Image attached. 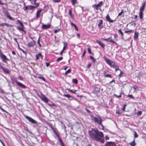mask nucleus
I'll return each instance as SVG.
<instances>
[{
    "label": "nucleus",
    "instance_id": "f257e3e1",
    "mask_svg": "<svg viewBox=\"0 0 146 146\" xmlns=\"http://www.w3.org/2000/svg\"><path fill=\"white\" fill-rule=\"evenodd\" d=\"M89 133L93 139L103 143L104 142V135L103 132L99 131L97 129L92 128L89 131Z\"/></svg>",
    "mask_w": 146,
    "mask_h": 146
},
{
    "label": "nucleus",
    "instance_id": "f03ea898",
    "mask_svg": "<svg viewBox=\"0 0 146 146\" xmlns=\"http://www.w3.org/2000/svg\"><path fill=\"white\" fill-rule=\"evenodd\" d=\"M91 117L92 120H94L95 122L97 123L99 125H101L102 127L101 129H103L104 126L102 124V120L100 116L96 117L92 115Z\"/></svg>",
    "mask_w": 146,
    "mask_h": 146
},
{
    "label": "nucleus",
    "instance_id": "7ed1b4c3",
    "mask_svg": "<svg viewBox=\"0 0 146 146\" xmlns=\"http://www.w3.org/2000/svg\"><path fill=\"white\" fill-rule=\"evenodd\" d=\"M0 57L2 60V61L5 63H7L6 61L9 60V59L7 58L6 56L2 52L0 49Z\"/></svg>",
    "mask_w": 146,
    "mask_h": 146
},
{
    "label": "nucleus",
    "instance_id": "20e7f679",
    "mask_svg": "<svg viewBox=\"0 0 146 146\" xmlns=\"http://www.w3.org/2000/svg\"><path fill=\"white\" fill-rule=\"evenodd\" d=\"M105 59L107 63L111 66L113 67H115V65L114 62L112 61L110 59H107L106 58H105Z\"/></svg>",
    "mask_w": 146,
    "mask_h": 146
},
{
    "label": "nucleus",
    "instance_id": "39448f33",
    "mask_svg": "<svg viewBox=\"0 0 146 146\" xmlns=\"http://www.w3.org/2000/svg\"><path fill=\"white\" fill-rule=\"evenodd\" d=\"M24 116L26 119H27L30 122H31L32 123L35 124L37 123V122L31 117L28 116L26 115H25Z\"/></svg>",
    "mask_w": 146,
    "mask_h": 146
},
{
    "label": "nucleus",
    "instance_id": "423d86ee",
    "mask_svg": "<svg viewBox=\"0 0 146 146\" xmlns=\"http://www.w3.org/2000/svg\"><path fill=\"white\" fill-rule=\"evenodd\" d=\"M4 13L5 14L6 16V17L9 18L10 20L12 21H14V18L11 17L9 13L6 10L5 11H4Z\"/></svg>",
    "mask_w": 146,
    "mask_h": 146
},
{
    "label": "nucleus",
    "instance_id": "0eeeda50",
    "mask_svg": "<svg viewBox=\"0 0 146 146\" xmlns=\"http://www.w3.org/2000/svg\"><path fill=\"white\" fill-rule=\"evenodd\" d=\"M15 82L16 83V84L19 86L24 89H25L26 88V86H25L23 84L21 83L18 82V81H17V80H15Z\"/></svg>",
    "mask_w": 146,
    "mask_h": 146
},
{
    "label": "nucleus",
    "instance_id": "6e6552de",
    "mask_svg": "<svg viewBox=\"0 0 146 146\" xmlns=\"http://www.w3.org/2000/svg\"><path fill=\"white\" fill-rule=\"evenodd\" d=\"M1 68L3 70V72L6 74H10V71L8 69L3 66L1 67Z\"/></svg>",
    "mask_w": 146,
    "mask_h": 146
},
{
    "label": "nucleus",
    "instance_id": "1a4fd4ad",
    "mask_svg": "<svg viewBox=\"0 0 146 146\" xmlns=\"http://www.w3.org/2000/svg\"><path fill=\"white\" fill-rule=\"evenodd\" d=\"M39 5V4L38 3H36L35 6L28 5L29 9L32 10L35 9L38 7Z\"/></svg>",
    "mask_w": 146,
    "mask_h": 146
},
{
    "label": "nucleus",
    "instance_id": "9d476101",
    "mask_svg": "<svg viewBox=\"0 0 146 146\" xmlns=\"http://www.w3.org/2000/svg\"><path fill=\"white\" fill-rule=\"evenodd\" d=\"M51 26V25L49 23L47 24V25L42 24V29H48Z\"/></svg>",
    "mask_w": 146,
    "mask_h": 146
},
{
    "label": "nucleus",
    "instance_id": "9b49d317",
    "mask_svg": "<svg viewBox=\"0 0 146 146\" xmlns=\"http://www.w3.org/2000/svg\"><path fill=\"white\" fill-rule=\"evenodd\" d=\"M35 43V42L34 40H33V42H29L27 44V46L29 47H33Z\"/></svg>",
    "mask_w": 146,
    "mask_h": 146
},
{
    "label": "nucleus",
    "instance_id": "f8f14e48",
    "mask_svg": "<svg viewBox=\"0 0 146 146\" xmlns=\"http://www.w3.org/2000/svg\"><path fill=\"white\" fill-rule=\"evenodd\" d=\"M102 39L106 41H108L110 42H111L113 43H116V42L112 40L110 37H109L108 38H102Z\"/></svg>",
    "mask_w": 146,
    "mask_h": 146
},
{
    "label": "nucleus",
    "instance_id": "ddd939ff",
    "mask_svg": "<svg viewBox=\"0 0 146 146\" xmlns=\"http://www.w3.org/2000/svg\"><path fill=\"white\" fill-rule=\"evenodd\" d=\"M42 9H40L38 10L36 12V19H38L40 17V13L42 11Z\"/></svg>",
    "mask_w": 146,
    "mask_h": 146
},
{
    "label": "nucleus",
    "instance_id": "4468645a",
    "mask_svg": "<svg viewBox=\"0 0 146 146\" xmlns=\"http://www.w3.org/2000/svg\"><path fill=\"white\" fill-rule=\"evenodd\" d=\"M42 97L41 98L42 100L46 103H47L48 102V100L47 97L44 95L42 94Z\"/></svg>",
    "mask_w": 146,
    "mask_h": 146
},
{
    "label": "nucleus",
    "instance_id": "2eb2a0df",
    "mask_svg": "<svg viewBox=\"0 0 146 146\" xmlns=\"http://www.w3.org/2000/svg\"><path fill=\"white\" fill-rule=\"evenodd\" d=\"M106 18L107 20L110 23H113L114 21V20L111 19L108 14L107 15Z\"/></svg>",
    "mask_w": 146,
    "mask_h": 146
},
{
    "label": "nucleus",
    "instance_id": "dca6fc26",
    "mask_svg": "<svg viewBox=\"0 0 146 146\" xmlns=\"http://www.w3.org/2000/svg\"><path fill=\"white\" fill-rule=\"evenodd\" d=\"M63 96L65 97H66L68 99L70 100H73V98L72 96H70V95L68 94H64L63 95Z\"/></svg>",
    "mask_w": 146,
    "mask_h": 146
},
{
    "label": "nucleus",
    "instance_id": "f3484780",
    "mask_svg": "<svg viewBox=\"0 0 146 146\" xmlns=\"http://www.w3.org/2000/svg\"><path fill=\"white\" fill-rule=\"evenodd\" d=\"M146 4V3L145 1L143 3L142 5L141 6L140 8V11H143L144 10L145 8V7Z\"/></svg>",
    "mask_w": 146,
    "mask_h": 146
},
{
    "label": "nucleus",
    "instance_id": "a211bd4d",
    "mask_svg": "<svg viewBox=\"0 0 146 146\" xmlns=\"http://www.w3.org/2000/svg\"><path fill=\"white\" fill-rule=\"evenodd\" d=\"M139 36V33L138 32H136L135 33L134 35V38L135 40H137Z\"/></svg>",
    "mask_w": 146,
    "mask_h": 146
},
{
    "label": "nucleus",
    "instance_id": "6ab92c4d",
    "mask_svg": "<svg viewBox=\"0 0 146 146\" xmlns=\"http://www.w3.org/2000/svg\"><path fill=\"white\" fill-rule=\"evenodd\" d=\"M97 41L98 42V43L101 46L102 48H104L105 47V45L101 41L97 40Z\"/></svg>",
    "mask_w": 146,
    "mask_h": 146
},
{
    "label": "nucleus",
    "instance_id": "aec40b11",
    "mask_svg": "<svg viewBox=\"0 0 146 146\" xmlns=\"http://www.w3.org/2000/svg\"><path fill=\"white\" fill-rule=\"evenodd\" d=\"M24 27H17V29L19 30V31H23L25 33H26V32L23 29V28Z\"/></svg>",
    "mask_w": 146,
    "mask_h": 146
},
{
    "label": "nucleus",
    "instance_id": "412c9836",
    "mask_svg": "<svg viewBox=\"0 0 146 146\" xmlns=\"http://www.w3.org/2000/svg\"><path fill=\"white\" fill-rule=\"evenodd\" d=\"M42 55L40 53H39L38 54H36V60H37L39 59V57L42 56Z\"/></svg>",
    "mask_w": 146,
    "mask_h": 146
},
{
    "label": "nucleus",
    "instance_id": "4be33fe9",
    "mask_svg": "<svg viewBox=\"0 0 146 146\" xmlns=\"http://www.w3.org/2000/svg\"><path fill=\"white\" fill-rule=\"evenodd\" d=\"M102 24H103V20L102 19H100V22L98 25V27L100 28H102V27H101V26Z\"/></svg>",
    "mask_w": 146,
    "mask_h": 146
},
{
    "label": "nucleus",
    "instance_id": "5701e85b",
    "mask_svg": "<svg viewBox=\"0 0 146 146\" xmlns=\"http://www.w3.org/2000/svg\"><path fill=\"white\" fill-rule=\"evenodd\" d=\"M64 46L63 48V51H64L67 47V44L66 43L64 42L63 43Z\"/></svg>",
    "mask_w": 146,
    "mask_h": 146
},
{
    "label": "nucleus",
    "instance_id": "b1692460",
    "mask_svg": "<svg viewBox=\"0 0 146 146\" xmlns=\"http://www.w3.org/2000/svg\"><path fill=\"white\" fill-rule=\"evenodd\" d=\"M129 144L131 146H135L136 145V143L135 142V139L131 142Z\"/></svg>",
    "mask_w": 146,
    "mask_h": 146
},
{
    "label": "nucleus",
    "instance_id": "393cba45",
    "mask_svg": "<svg viewBox=\"0 0 146 146\" xmlns=\"http://www.w3.org/2000/svg\"><path fill=\"white\" fill-rule=\"evenodd\" d=\"M71 1L72 4L74 6H75L76 4L78 3L77 0H72Z\"/></svg>",
    "mask_w": 146,
    "mask_h": 146
},
{
    "label": "nucleus",
    "instance_id": "a878e982",
    "mask_svg": "<svg viewBox=\"0 0 146 146\" xmlns=\"http://www.w3.org/2000/svg\"><path fill=\"white\" fill-rule=\"evenodd\" d=\"M92 7L93 8H94L96 10H98L99 8V7L97 5L94 4L92 5Z\"/></svg>",
    "mask_w": 146,
    "mask_h": 146
},
{
    "label": "nucleus",
    "instance_id": "bb28decb",
    "mask_svg": "<svg viewBox=\"0 0 146 146\" xmlns=\"http://www.w3.org/2000/svg\"><path fill=\"white\" fill-rule=\"evenodd\" d=\"M90 58L93 62H96V60L94 57L90 56Z\"/></svg>",
    "mask_w": 146,
    "mask_h": 146
},
{
    "label": "nucleus",
    "instance_id": "cd10ccee",
    "mask_svg": "<svg viewBox=\"0 0 146 146\" xmlns=\"http://www.w3.org/2000/svg\"><path fill=\"white\" fill-rule=\"evenodd\" d=\"M143 12L142 11H140L139 12V17L141 19H143Z\"/></svg>",
    "mask_w": 146,
    "mask_h": 146
},
{
    "label": "nucleus",
    "instance_id": "c85d7f7f",
    "mask_svg": "<svg viewBox=\"0 0 146 146\" xmlns=\"http://www.w3.org/2000/svg\"><path fill=\"white\" fill-rule=\"evenodd\" d=\"M17 23H19L21 27H24L23 23L19 20H17Z\"/></svg>",
    "mask_w": 146,
    "mask_h": 146
},
{
    "label": "nucleus",
    "instance_id": "c756f323",
    "mask_svg": "<svg viewBox=\"0 0 146 146\" xmlns=\"http://www.w3.org/2000/svg\"><path fill=\"white\" fill-rule=\"evenodd\" d=\"M72 82L73 83L76 84H77L78 83V81L76 79H73L72 80Z\"/></svg>",
    "mask_w": 146,
    "mask_h": 146
},
{
    "label": "nucleus",
    "instance_id": "7c9ffc66",
    "mask_svg": "<svg viewBox=\"0 0 146 146\" xmlns=\"http://www.w3.org/2000/svg\"><path fill=\"white\" fill-rule=\"evenodd\" d=\"M68 13H69V14L70 15V17L71 18H73L74 17V16L73 15H72V11L71 9L69 10V12H68Z\"/></svg>",
    "mask_w": 146,
    "mask_h": 146
},
{
    "label": "nucleus",
    "instance_id": "2f4dec72",
    "mask_svg": "<svg viewBox=\"0 0 146 146\" xmlns=\"http://www.w3.org/2000/svg\"><path fill=\"white\" fill-rule=\"evenodd\" d=\"M68 90L70 92L74 94H76V92L77 91V90H70V89H68Z\"/></svg>",
    "mask_w": 146,
    "mask_h": 146
},
{
    "label": "nucleus",
    "instance_id": "473e14b6",
    "mask_svg": "<svg viewBox=\"0 0 146 146\" xmlns=\"http://www.w3.org/2000/svg\"><path fill=\"white\" fill-rule=\"evenodd\" d=\"M118 31L119 33L121 34L122 36V37L124 35L121 29L119 30Z\"/></svg>",
    "mask_w": 146,
    "mask_h": 146
},
{
    "label": "nucleus",
    "instance_id": "72a5a7b5",
    "mask_svg": "<svg viewBox=\"0 0 146 146\" xmlns=\"http://www.w3.org/2000/svg\"><path fill=\"white\" fill-rule=\"evenodd\" d=\"M105 77L107 78V77H110V78H112V76L110 74H105V76H104Z\"/></svg>",
    "mask_w": 146,
    "mask_h": 146
},
{
    "label": "nucleus",
    "instance_id": "f704fd0d",
    "mask_svg": "<svg viewBox=\"0 0 146 146\" xmlns=\"http://www.w3.org/2000/svg\"><path fill=\"white\" fill-rule=\"evenodd\" d=\"M29 1H30L31 2V3L32 4H34L35 5L36 4V0H29Z\"/></svg>",
    "mask_w": 146,
    "mask_h": 146
},
{
    "label": "nucleus",
    "instance_id": "c9c22d12",
    "mask_svg": "<svg viewBox=\"0 0 146 146\" xmlns=\"http://www.w3.org/2000/svg\"><path fill=\"white\" fill-rule=\"evenodd\" d=\"M103 4V3L102 1H101L99 3H98L97 5L99 7H100L102 6V5Z\"/></svg>",
    "mask_w": 146,
    "mask_h": 146
},
{
    "label": "nucleus",
    "instance_id": "e433bc0d",
    "mask_svg": "<svg viewBox=\"0 0 146 146\" xmlns=\"http://www.w3.org/2000/svg\"><path fill=\"white\" fill-rule=\"evenodd\" d=\"M40 37H39L38 38V41H37V43H38V44L39 45L40 47H41V45L40 44Z\"/></svg>",
    "mask_w": 146,
    "mask_h": 146
},
{
    "label": "nucleus",
    "instance_id": "4c0bfd02",
    "mask_svg": "<svg viewBox=\"0 0 146 146\" xmlns=\"http://www.w3.org/2000/svg\"><path fill=\"white\" fill-rule=\"evenodd\" d=\"M123 12H124L123 10V9L121 10V12L118 14V16H120L121 15H122V14L123 13Z\"/></svg>",
    "mask_w": 146,
    "mask_h": 146
},
{
    "label": "nucleus",
    "instance_id": "58836bf2",
    "mask_svg": "<svg viewBox=\"0 0 146 146\" xmlns=\"http://www.w3.org/2000/svg\"><path fill=\"white\" fill-rule=\"evenodd\" d=\"M71 70L70 69H68L67 71L65 72V74L66 75L67 74L70 73L71 71Z\"/></svg>",
    "mask_w": 146,
    "mask_h": 146
},
{
    "label": "nucleus",
    "instance_id": "ea45409f",
    "mask_svg": "<svg viewBox=\"0 0 146 146\" xmlns=\"http://www.w3.org/2000/svg\"><path fill=\"white\" fill-rule=\"evenodd\" d=\"M134 135L135 138H137L138 137V135H137V133L136 131H134Z\"/></svg>",
    "mask_w": 146,
    "mask_h": 146
},
{
    "label": "nucleus",
    "instance_id": "a19ab883",
    "mask_svg": "<svg viewBox=\"0 0 146 146\" xmlns=\"http://www.w3.org/2000/svg\"><path fill=\"white\" fill-rule=\"evenodd\" d=\"M129 32L130 33H133V30H131L129 31H125V33H128Z\"/></svg>",
    "mask_w": 146,
    "mask_h": 146
},
{
    "label": "nucleus",
    "instance_id": "79ce46f5",
    "mask_svg": "<svg viewBox=\"0 0 146 146\" xmlns=\"http://www.w3.org/2000/svg\"><path fill=\"white\" fill-rule=\"evenodd\" d=\"M63 57H60L59 58H58L56 60V62H58L59 61H60L62 60V59H63Z\"/></svg>",
    "mask_w": 146,
    "mask_h": 146
},
{
    "label": "nucleus",
    "instance_id": "37998d69",
    "mask_svg": "<svg viewBox=\"0 0 146 146\" xmlns=\"http://www.w3.org/2000/svg\"><path fill=\"white\" fill-rule=\"evenodd\" d=\"M88 52L90 53V54H92L93 55H94V53H92L91 51V50H90V49L89 48H88Z\"/></svg>",
    "mask_w": 146,
    "mask_h": 146
},
{
    "label": "nucleus",
    "instance_id": "c03bdc74",
    "mask_svg": "<svg viewBox=\"0 0 146 146\" xmlns=\"http://www.w3.org/2000/svg\"><path fill=\"white\" fill-rule=\"evenodd\" d=\"M38 78L40 79H41L42 80H43L44 82H46V79L45 78L42 77H38Z\"/></svg>",
    "mask_w": 146,
    "mask_h": 146
},
{
    "label": "nucleus",
    "instance_id": "a18cd8bd",
    "mask_svg": "<svg viewBox=\"0 0 146 146\" xmlns=\"http://www.w3.org/2000/svg\"><path fill=\"white\" fill-rule=\"evenodd\" d=\"M86 53V50H84V52L81 56V57L82 58L84 56Z\"/></svg>",
    "mask_w": 146,
    "mask_h": 146
},
{
    "label": "nucleus",
    "instance_id": "49530a36",
    "mask_svg": "<svg viewBox=\"0 0 146 146\" xmlns=\"http://www.w3.org/2000/svg\"><path fill=\"white\" fill-rule=\"evenodd\" d=\"M127 106V105L126 104H124V105L123 106V108L122 109V110H123V111H125V108Z\"/></svg>",
    "mask_w": 146,
    "mask_h": 146
},
{
    "label": "nucleus",
    "instance_id": "de8ad7c7",
    "mask_svg": "<svg viewBox=\"0 0 146 146\" xmlns=\"http://www.w3.org/2000/svg\"><path fill=\"white\" fill-rule=\"evenodd\" d=\"M54 132L56 134V135L57 136V137H58V138L60 137L59 135H58V133L56 132V131L54 130Z\"/></svg>",
    "mask_w": 146,
    "mask_h": 146
},
{
    "label": "nucleus",
    "instance_id": "09e8293b",
    "mask_svg": "<svg viewBox=\"0 0 146 146\" xmlns=\"http://www.w3.org/2000/svg\"><path fill=\"white\" fill-rule=\"evenodd\" d=\"M142 111H138L137 112V115H140L142 114Z\"/></svg>",
    "mask_w": 146,
    "mask_h": 146
},
{
    "label": "nucleus",
    "instance_id": "8fccbe9b",
    "mask_svg": "<svg viewBox=\"0 0 146 146\" xmlns=\"http://www.w3.org/2000/svg\"><path fill=\"white\" fill-rule=\"evenodd\" d=\"M53 2L54 3H58L61 0H52Z\"/></svg>",
    "mask_w": 146,
    "mask_h": 146
},
{
    "label": "nucleus",
    "instance_id": "3c124183",
    "mask_svg": "<svg viewBox=\"0 0 146 146\" xmlns=\"http://www.w3.org/2000/svg\"><path fill=\"white\" fill-rule=\"evenodd\" d=\"M0 109L3 112H5V113H8L5 110L1 108L0 106Z\"/></svg>",
    "mask_w": 146,
    "mask_h": 146
},
{
    "label": "nucleus",
    "instance_id": "603ef678",
    "mask_svg": "<svg viewBox=\"0 0 146 146\" xmlns=\"http://www.w3.org/2000/svg\"><path fill=\"white\" fill-rule=\"evenodd\" d=\"M60 29H57L55 30L54 31V33H58V32H59L60 31Z\"/></svg>",
    "mask_w": 146,
    "mask_h": 146
},
{
    "label": "nucleus",
    "instance_id": "864d4df0",
    "mask_svg": "<svg viewBox=\"0 0 146 146\" xmlns=\"http://www.w3.org/2000/svg\"><path fill=\"white\" fill-rule=\"evenodd\" d=\"M29 9L28 6H25L24 7V10L25 11H26L27 10Z\"/></svg>",
    "mask_w": 146,
    "mask_h": 146
},
{
    "label": "nucleus",
    "instance_id": "5fc2aeb1",
    "mask_svg": "<svg viewBox=\"0 0 146 146\" xmlns=\"http://www.w3.org/2000/svg\"><path fill=\"white\" fill-rule=\"evenodd\" d=\"M118 35L117 34H115L114 35V38L117 39V38Z\"/></svg>",
    "mask_w": 146,
    "mask_h": 146
},
{
    "label": "nucleus",
    "instance_id": "6e6d98bb",
    "mask_svg": "<svg viewBox=\"0 0 146 146\" xmlns=\"http://www.w3.org/2000/svg\"><path fill=\"white\" fill-rule=\"evenodd\" d=\"M5 24V25L7 27H12V25H11L10 24H8V23H6V24Z\"/></svg>",
    "mask_w": 146,
    "mask_h": 146
},
{
    "label": "nucleus",
    "instance_id": "4d7b16f0",
    "mask_svg": "<svg viewBox=\"0 0 146 146\" xmlns=\"http://www.w3.org/2000/svg\"><path fill=\"white\" fill-rule=\"evenodd\" d=\"M114 95L115 96L117 97L118 98H120L121 97V94L119 95L118 96H117V95H116L115 94H114Z\"/></svg>",
    "mask_w": 146,
    "mask_h": 146
},
{
    "label": "nucleus",
    "instance_id": "13d9d810",
    "mask_svg": "<svg viewBox=\"0 0 146 146\" xmlns=\"http://www.w3.org/2000/svg\"><path fill=\"white\" fill-rule=\"evenodd\" d=\"M18 77L19 78V79L21 80H23V78L20 76H18Z\"/></svg>",
    "mask_w": 146,
    "mask_h": 146
},
{
    "label": "nucleus",
    "instance_id": "bf43d9fd",
    "mask_svg": "<svg viewBox=\"0 0 146 146\" xmlns=\"http://www.w3.org/2000/svg\"><path fill=\"white\" fill-rule=\"evenodd\" d=\"M128 96L129 97L131 98L132 99H133L134 97L133 96V95L131 94L129 95H128Z\"/></svg>",
    "mask_w": 146,
    "mask_h": 146
},
{
    "label": "nucleus",
    "instance_id": "052dcab7",
    "mask_svg": "<svg viewBox=\"0 0 146 146\" xmlns=\"http://www.w3.org/2000/svg\"><path fill=\"white\" fill-rule=\"evenodd\" d=\"M20 50H22V51L23 52L24 54H27V52H26L24 50H23V49H20Z\"/></svg>",
    "mask_w": 146,
    "mask_h": 146
},
{
    "label": "nucleus",
    "instance_id": "680f3d73",
    "mask_svg": "<svg viewBox=\"0 0 146 146\" xmlns=\"http://www.w3.org/2000/svg\"><path fill=\"white\" fill-rule=\"evenodd\" d=\"M133 88L134 90H136L138 88V87L136 85H135L133 86Z\"/></svg>",
    "mask_w": 146,
    "mask_h": 146
},
{
    "label": "nucleus",
    "instance_id": "e2e57ef3",
    "mask_svg": "<svg viewBox=\"0 0 146 146\" xmlns=\"http://www.w3.org/2000/svg\"><path fill=\"white\" fill-rule=\"evenodd\" d=\"M46 66L47 67H48L50 64L49 63H47V62H46Z\"/></svg>",
    "mask_w": 146,
    "mask_h": 146
},
{
    "label": "nucleus",
    "instance_id": "0e129e2a",
    "mask_svg": "<svg viewBox=\"0 0 146 146\" xmlns=\"http://www.w3.org/2000/svg\"><path fill=\"white\" fill-rule=\"evenodd\" d=\"M71 25L73 26L74 27H75L76 26L74 24V23H73L72 22H71Z\"/></svg>",
    "mask_w": 146,
    "mask_h": 146
},
{
    "label": "nucleus",
    "instance_id": "69168bd1",
    "mask_svg": "<svg viewBox=\"0 0 146 146\" xmlns=\"http://www.w3.org/2000/svg\"><path fill=\"white\" fill-rule=\"evenodd\" d=\"M105 138L106 140H108L109 139V137L107 136H106Z\"/></svg>",
    "mask_w": 146,
    "mask_h": 146
},
{
    "label": "nucleus",
    "instance_id": "338daca9",
    "mask_svg": "<svg viewBox=\"0 0 146 146\" xmlns=\"http://www.w3.org/2000/svg\"><path fill=\"white\" fill-rule=\"evenodd\" d=\"M85 110H86V111L87 112H88V113H91V111L89 110H88L86 108Z\"/></svg>",
    "mask_w": 146,
    "mask_h": 146
},
{
    "label": "nucleus",
    "instance_id": "774afa93",
    "mask_svg": "<svg viewBox=\"0 0 146 146\" xmlns=\"http://www.w3.org/2000/svg\"><path fill=\"white\" fill-rule=\"evenodd\" d=\"M77 37L78 38H80V35L79 34V33L77 34Z\"/></svg>",
    "mask_w": 146,
    "mask_h": 146
}]
</instances>
